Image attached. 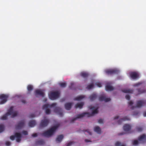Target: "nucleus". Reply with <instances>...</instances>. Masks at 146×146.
I'll list each match as a JSON object with an SVG mask.
<instances>
[{
  "instance_id": "nucleus-6",
  "label": "nucleus",
  "mask_w": 146,
  "mask_h": 146,
  "mask_svg": "<svg viewBox=\"0 0 146 146\" xmlns=\"http://www.w3.org/2000/svg\"><path fill=\"white\" fill-rule=\"evenodd\" d=\"M49 122V120L48 119L44 118L42 120L40 124L39 127L40 128H43L46 126Z\"/></svg>"
},
{
  "instance_id": "nucleus-30",
  "label": "nucleus",
  "mask_w": 146,
  "mask_h": 146,
  "mask_svg": "<svg viewBox=\"0 0 146 146\" xmlns=\"http://www.w3.org/2000/svg\"><path fill=\"white\" fill-rule=\"evenodd\" d=\"M130 119L129 118H128V117H124L123 118H122L119 121V123H120L119 122V121H125L126 120H129Z\"/></svg>"
},
{
  "instance_id": "nucleus-29",
  "label": "nucleus",
  "mask_w": 146,
  "mask_h": 146,
  "mask_svg": "<svg viewBox=\"0 0 146 146\" xmlns=\"http://www.w3.org/2000/svg\"><path fill=\"white\" fill-rule=\"evenodd\" d=\"M94 87V85L93 84H91L88 85L87 87V88L88 89H90L93 88Z\"/></svg>"
},
{
  "instance_id": "nucleus-31",
  "label": "nucleus",
  "mask_w": 146,
  "mask_h": 146,
  "mask_svg": "<svg viewBox=\"0 0 146 146\" xmlns=\"http://www.w3.org/2000/svg\"><path fill=\"white\" fill-rule=\"evenodd\" d=\"M96 96L95 95H91L90 97V99L92 101L95 100L96 98Z\"/></svg>"
},
{
  "instance_id": "nucleus-51",
  "label": "nucleus",
  "mask_w": 146,
  "mask_h": 146,
  "mask_svg": "<svg viewBox=\"0 0 146 146\" xmlns=\"http://www.w3.org/2000/svg\"><path fill=\"white\" fill-rule=\"evenodd\" d=\"M22 102L23 103H24V104L25 103H26V102L25 101V100H22Z\"/></svg>"
},
{
  "instance_id": "nucleus-28",
  "label": "nucleus",
  "mask_w": 146,
  "mask_h": 146,
  "mask_svg": "<svg viewBox=\"0 0 146 146\" xmlns=\"http://www.w3.org/2000/svg\"><path fill=\"white\" fill-rule=\"evenodd\" d=\"M60 86L62 88H65L66 87V84L65 82H61L59 83Z\"/></svg>"
},
{
  "instance_id": "nucleus-40",
  "label": "nucleus",
  "mask_w": 146,
  "mask_h": 146,
  "mask_svg": "<svg viewBox=\"0 0 146 146\" xmlns=\"http://www.w3.org/2000/svg\"><path fill=\"white\" fill-rule=\"evenodd\" d=\"M37 136V133H34L32 135V136L33 137H36Z\"/></svg>"
},
{
  "instance_id": "nucleus-46",
  "label": "nucleus",
  "mask_w": 146,
  "mask_h": 146,
  "mask_svg": "<svg viewBox=\"0 0 146 146\" xmlns=\"http://www.w3.org/2000/svg\"><path fill=\"white\" fill-rule=\"evenodd\" d=\"M141 84L139 83H137L134 84V86H137Z\"/></svg>"
},
{
  "instance_id": "nucleus-38",
  "label": "nucleus",
  "mask_w": 146,
  "mask_h": 146,
  "mask_svg": "<svg viewBox=\"0 0 146 146\" xmlns=\"http://www.w3.org/2000/svg\"><path fill=\"white\" fill-rule=\"evenodd\" d=\"M36 116V115L34 114H31L29 115V117H33Z\"/></svg>"
},
{
  "instance_id": "nucleus-53",
  "label": "nucleus",
  "mask_w": 146,
  "mask_h": 146,
  "mask_svg": "<svg viewBox=\"0 0 146 146\" xmlns=\"http://www.w3.org/2000/svg\"><path fill=\"white\" fill-rule=\"evenodd\" d=\"M143 115L145 116H146V112H145L144 113Z\"/></svg>"
},
{
  "instance_id": "nucleus-20",
  "label": "nucleus",
  "mask_w": 146,
  "mask_h": 146,
  "mask_svg": "<svg viewBox=\"0 0 146 146\" xmlns=\"http://www.w3.org/2000/svg\"><path fill=\"white\" fill-rule=\"evenodd\" d=\"M106 88L107 90L111 91L114 90V88L112 86L108 85L106 86Z\"/></svg>"
},
{
  "instance_id": "nucleus-5",
  "label": "nucleus",
  "mask_w": 146,
  "mask_h": 146,
  "mask_svg": "<svg viewBox=\"0 0 146 146\" xmlns=\"http://www.w3.org/2000/svg\"><path fill=\"white\" fill-rule=\"evenodd\" d=\"M59 96L58 92H51L49 94L50 98L52 100H54L58 98Z\"/></svg>"
},
{
  "instance_id": "nucleus-11",
  "label": "nucleus",
  "mask_w": 146,
  "mask_h": 146,
  "mask_svg": "<svg viewBox=\"0 0 146 146\" xmlns=\"http://www.w3.org/2000/svg\"><path fill=\"white\" fill-rule=\"evenodd\" d=\"M99 99L101 101H104L105 102H109L111 100L110 98L107 97L104 95L101 96Z\"/></svg>"
},
{
  "instance_id": "nucleus-50",
  "label": "nucleus",
  "mask_w": 146,
  "mask_h": 146,
  "mask_svg": "<svg viewBox=\"0 0 146 146\" xmlns=\"http://www.w3.org/2000/svg\"><path fill=\"white\" fill-rule=\"evenodd\" d=\"M119 117L118 116H117L115 117L114 119H117Z\"/></svg>"
},
{
  "instance_id": "nucleus-33",
  "label": "nucleus",
  "mask_w": 146,
  "mask_h": 146,
  "mask_svg": "<svg viewBox=\"0 0 146 146\" xmlns=\"http://www.w3.org/2000/svg\"><path fill=\"white\" fill-rule=\"evenodd\" d=\"M4 129V126L3 125H0V133L2 132Z\"/></svg>"
},
{
  "instance_id": "nucleus-21",
  "label": "nucleus",
  "mask_w": 146,
  "mask_h": 146,
  "mask_svg": "<svg viewBox=\"0 0 146 146\" xmlns=\"http://www.w3.org/2000/svg\"><path fill=\"white\" fill-rule=\"evenodd\" d=\"M29 124L30 126L33 127L36 124V123L35 121L32 120L29 122Z\"/></svg>"
},
{
  "instance_id": "nucleus-52",
  "label": "nucleus",
  "mask_w": 146,
  "mask_h": 146,
  "mask_svg": "<svg viewBox=\"0 0 146 146\" xmlns=\"http://www.w3.org/2000/svg\"><path fill=\"white\" fill-rule=\"evenodd\" d=\"M122 91H126V92H127V91H131V90H122Z\"/></svg>"
},
{
  "instance_id": "nucleus-43",
  "label": "nucleus",
  "mask_w": 146,
  "mask_h": 146,
  "mask_svg": "<svg viewBox=\"0 0 146 146\" xmlns=\"http://www.w3.org/2000/svg\"><path fill=\"white\" fill-rule=\"evenodd\" d=\"M98 122L100 123H103V120L102 119H100L98 120Z\"/></svg>"
},
{
  "instance_id": "nucleus-3",
  "label": "nucleus",
  "mask_w": 146,
  "mask_h": 146,
  "mask_svg": "<svg viewBox=\"0 0 146 146\" xmlns=\"http://www.w3.org/2000/svg\"><path fill=\"white\" fill-rule=\"evenodd\" d=\"M13 107H11L8 110L7 113L3 115L1 118V119L3 120H5L7 119V116L9 115H11L12 117H14L17 116V112L15 110H14Z\"/></svg>"
},
{
  "instance_id": "nucleus-36",
  "label": "nucleus",
  "mask_w": 146,
  "mask_h": 146,
  "mask_svg": "<svg viewBox=\"0 0 146 146\" xmlns=\"http://www.w3.org/2000/svg\"><path fill=\"white\" fill-rule=\"evenodd\" d=\"M73 143H74V142H70L67 143V146H70Z\"/></svg>"
},
{
  "instance_id": "nucleus-15",
  "label": "nucleus",
  "mask_w": 146,
  "mask_h": 146,
  "mask_svg": "<svg viewBox=\"0 0 146 146\" xmlns=\"http://www.w3.org/2000/svg\"><path fill=\"white\" fill-rule=\"evenodd\" d=\"M138 140L140 141L143 142L146 140V135L145 134H143L141 135L138 138Z\"/></svg>"
},
{
  "instance_id": "nucleus-19",
  "label": "nucleus",
  "mask_w": 146,
  "mask_h": 146,
  "mask_svg": "<svg viewBox=\"0 0 146 146\" xmlns=\"http://www.w3.org/2000/svg\"><path fill=\"white\" fill-rule=\"evenodd\" d=\"M84 105V103L83 102L78 103L75 106V107L76 108H82L83 106Z\"/></svg>"
},
{
  "instance_id": "nucleus-45",
  "label": "nucleus",
  "mask_w": 146,
  "mask_h": 146,
  "mask_svg": "<svg viewBox=\"0 0 146 146\" xmlns=\"http://www.w3.org/2000/svg\"><path fill=\"white\" fill-rule=\"evenodd\" d=\"M85 131L87 132L89 135H91L92 133L88 130H86Z\"/></svg>"
},
{
  "instance_id": "nucleus-22",
  "label": "nucleus",
  "mask_w": 146,
  "mask_h": 146,
  "mask_svg": "<svg viewBox=\"0 0 146 146\" xmlns=\"http://www.w3.org/2000/svg\"><path fill=\"white\" fill-rule=\"evenodd\" d=\"M35 95L37 97L40 96L43 97L44 95V94L43 92H35Z\"/></svg>"
},
{
  "instance_id": "nucleus-55",
  "label": "nucleus",
  "mask_w": 146,
  "mask_h": 146,
  "mask_svg": "<svg viewBox=\"0 0 146 146\" xmlns=\"http://www.w3.org/2000/svg\"><path fill=\"white\" fill-rule=\"evenodd\" d=\"M56 91H56V90H55V92H56Z\"/></svg>"
},
{
  "instance_id": "nucleus-41",
  "label": "nucleus",
  "mask_w": 146,
  "mask_h": 146,
  "mask_svg": "<svg viewBox=\"0 0 146 146\" xmlns=\"http://www.w3.org/2000/svg\"><path fill=\"white\" fill-rule=\"evenodd\" d=\"M137 129L138 131H140L143 130V129L141 127H138L137 128Z\"/></svg>"
},
{
  "instance_id": "nucleus-13",
  "label": "nucleus",
  "mask_w": 146,
  "mask_h": 146,
  "mask_svg": "<svg viewBox=\"0 0 146 146\" xmlns=\"http://www.w3.org/2000/svg\"><path fill=\"white\" fill-rule=\"evenodd\" d=\"M24 125V121H20L16 126L15 128L16 129H18L22 128Z\"/></svg>"
},
{
  "instance_id": "nucleus-25",
  "label": "nucleus",
  "mask_w": 146,
  "mask_h": 146,
  "mask_svg": "<svg viewBox=\"0 0 146 146\" xmlns=\"http://www.w3.org/2000/svg\"><path fill=\"white\" fill-rule=\"evenodd\" d=\"M133 104V101H130L128 102V104L129 106L130 107V108L132 109H133L135 108L136 107L135 106H132V105Z\"/></svg>"
},
{
  "instance_id": "nucleus-16",
  "label": "nucleus",
  "mask_w": 146,
  "mask_h": 146,
  "mask_svg": "<svg viewBox=\"0 0 146 146\" xmlns=\"http://www.w3.org/2000/svg\"><path fill=\"white\" fill-rule=\"evenodd\" d=\"M145 103V102L144 101H139L138 102L136 106L138 107H140L141 106L144 105Z\"/></svg>"
},
{
  "instance_id": "nucleus-1",
  "label": "nucleus",
  "mask_w": 146,
  "mask_h": 146,
  "mask_svg": "<svg viewBox=\"0 0 146 146\" xmlns=\"http://www.w3.org/2000/svg\"><path fill=\"white\" fill-rule=\"evenodd\" d=\"M89 111L88 112H86L80 114L78 115L76 117L70 120L71 122L73 123L76 120L81 119L84 116L88 117L93 116L95 114L98 113V107L90 106L89 107Z\"/></svg>"
},
{
  "instance_id": "nucleus-44",
  "label": "nucleus",
  "mask_w": 146,
  "mask_h": 146,
  "mask_svg": "<svg viewBox=\"0 0 146 146\" xmlns=\"http://www.w3.org/2000/svg\"><path fill=\"white\" fill-rule=\"evenodd\" d=\"M15 138V136L13 135H12L10 136V139L12 140H14Z\"/></svg>"
},
{
  "instance_id": "nucleus-10",
  "label": "nucleus",
  "mask_w": 146,
  "mask_h": 146,
  "mask_svg": "<svg viewBox=\"0 0 146 146\" xmlns=\"http://www.w3.org/2000/svg\"><path fill=\"white\" fill-rule=\"evenodd\" d=\"M130 77L133 79H136L139 78V75L137 72H132L130 73Z\"/></svg>"
},
{
  "instance_id": "nucleus-18",
  "label": "nucleus",
  "mask_w": 146,
  "mask_h": 146,
  "mask_svg": "<svg viewBox=\"0 0 146 146\" xmlns=\"http://www.w3.org/2000/svg\"><path fill=\"white\" fill-rule=\"evenodd\" d=\"M85 97V96L84 95H80L75 98H74V100L78 101H80L82 100V99L84 98Z\"/></svg>"
},
{
  "instance_id": "nucleus-17",
  "label": "nucleus",
  "mask_w": 146,
  "mask_h": 146,
  "mask_svg": "<svg viewBox=\"0 0 146 146\" xmlns=\"http://www.w3.org/2000/svg\"><path fill=\"white\" fill-rule=\"evenodd\" d=\"M131 128V126L129 124H125L123 127L124 130L126 131H129Z\"/></svg>"
},
{
  "instance_id": "nucleus-32",
  "label": "nucleus",
  "mask_w": 146,
  "mask_h": 146,
  "mask_svg": "<svg viewBox=\"0 0 146 146\" xmlns=\"http://www.w3.org/2000/svg\"><path fill=\"white\" fill-rule=\"evenodd\" d=\"M132 143L134 145H136L138 144V141L137 140H134L133 141Z\"/></svg>"
},
{
  "instance_id": "nucleus-35",
  "label": "nucleus",
  "mask_w": 146,
  "mask_h": 146,
  "mask_svg": "<svg viewBox=\"0 0 146 146\" xmlns=\"http://www.w3.org/2000/svg\"><path fill=\"white\" fill-rule=\"evenodd\" d=\"M95 84L99 87H101L102 86L100 82H96Z\"/></svg>"
},
{
  "instance_id": "nucleus-8",
  "label": "nucleus",
  "mask_w": 146,
  "mask_h": 146,
  "mask_svg": "<svg viewBox=\"0 0 146 146\" xmlns=\"http://www.w3.org/2000/svg\"><path fill=\"white\" fill-rule=\"evenodd\" d=\"M8 97V96L3 94L0 95V100L1 101L0 102V104H3L6 102L7 100V99Z\"/></svg>"
},
{
  "instance_id": "nucleus-48",
  "label": "nucleus",
  "mask_w": 146,
  "mask_h": 146,
  "mask_svg": "<svg viewBox=\"0 0 146 146\" xmlns=\"http://www.w3.org/2000/svg\"><path fill=\"white\" fill-rule=\"evenodd\" d=\"M124 134H125L124 133L122 132V133H119L118 134H119V135H123Z\"/></svg>"
},
{
  "instance_id": "nucleus-26",
  "label": "nucleus",
  "mask_w": 146,
  "mask_h": 146,
  "mask_svg": "<svg viewBox=\"0 0 146 146\" xmlns=\"http://www.w3.org/2000/svg\"><path fill=\"white\" fill-rule=\"evenodd\" d=\"M80 75L83 77L85 78L88 77V74L86 72H83L81 73Z\"/></svg>"
},
{
  "instance_id": "nucleus-54",
  "label": "nucleus",
  "mask_w": 146,
  "mask_h": 146,
  "mask_svg": "<svg viewBox=\"0 0 146 146\" xmlns=\"http://www.w3.org/2000/svg\"><path fill=\"white\" fill-rule=\"evenodd\" d=\"M65 99H62L61 100V101L62 102L64 101L65 100Z\"/></svg>"
},
{
  "instance_id": "nucleus-7",
  "label": "nucleus",
  "mask_w": 146,
  "mask_h": 146,
  "mask_svg": "<svg viewBox=\"0 0 146 146\" xmlns=\"http://www.w3.org/2000/svg\"><path fill=\"white\" fill-rule=\"evenodd\" d=\"M106 73L108 74H117L119 72L118 70L116 69H108L105 70Z\"/></svg>"
},
{
  "instance_id": "nucleus-2",
  "label": "nucleus",
  "mask_w": 146,
  "mask_h": 146,
  "mask_svg": "<svg viewBox=\"0 0 146 146\" xmlns=\"http://www.w3.org/2000/svg\"><path fill=\"white\" fill-rule=\"evenodd\" d=\"M60 125L59 123H57L50 129L42 133V135L47 137H51Z\"/></svg>"
},
{
  "instance_id": "nucleus-34",
  "label": "nucleus",
  "mask_w": 146,
  "mask_h": 146,
  "mask_svg": "<svg viewBox=\"0 0 146 146\" xmlns=\"http://www.w3.org/2000/svg\"><path fill=\"white\" fill-rule=\"evenodd\" d=\"M121 145V143L117 141L115 143V145L116 146H125L124 145Z\"/></svg>"
},
{
  "instance_id": "nucleus-42",
  "label": "nucleus",
  "mask_w": 146,
  "mask_h": 146,
  "mask_svg": "<svg viewBox=\"0 0 146 146\" xmlns=\"http://www.w3.org/2000/svg\"><path fill=\"white\" fill-rule=\"evenodd\" d=\"M125 98L127 100H129L130 99V96L129 95L127 94Z\"/></svg>"
},
{
  "instance_id": "nucleus-12",
  "label": "nucleus",
  "mask_w": 146,
  "mask_h": 146,
  "mask_svg": "<svg viewBox=\"0 0 146 146\" xmlns=\"http://www.w3.org/2000/svg\"><path fill=\"white\" fill-rule=\"evenodd\" d=\"M73 102H68L66 103L64 105L65 108L67 110H70L72 106L73 105Z\"/></svg>"
},
{
  "instance_id": "nucleus-39",
  "label": "nucleus",
  "mask_w": 146,
  "mask_h": 146,
  "mask_svg": "<svg viewBox=\"0 0 146 146\" xmlns=\"http://www.w3.org/2000/svg\"><path fill=\"white\" fill-rule=\"evenodd\" d=\"M22 133L24 135H27L28 134V132L27 131H23Z\"/></svg>"
},
{
  "instance_id": "nucleus-37",
  "label": "nucleus",
  "mask_w": 146,
  "mask_h": 146,
  "mask_svg": "<svg viewBox=\"0 0 146 146\" xmlns=\"http://www.w3.org/2000/svg\"><path fill=\"white\" fill-rule=\"evenodd\" d=\"M5 144L6 145L9 146L11 145V142L10 141H7L5 142Z\"/></svg>"
},
{
  "instance_id": "nucleus-47",
  "label": "nucleus",
  "mask_w": 146,
  "mask_h": 146,
  "mask_svg": "<svg viewBox=\"0 0 146 146\" xmlns=\"http://www.w3.org/2000/svg\"><path fill=\"white\" fill-rule=\"evenodd\" d=\"M139 112L138 111H136L133 113V115H136L139 113Z\"/></svg>"
},
{
  "instance_id": "nucleus-14",
  "label": "nucleus",
  "mask_w": 146,
  "mask_h": 146,
  "mask_svg": "<svg viewBox=\"0 0 146 146\" xmlns=\"http://www.w3.org/2000/svg\"><path fill=\"white\" fill-rule=\"evenodd\" d=\"M15 136L16 137L17 141L18 142H19L21 141V134L19 133H16Z\"/></svg>"
},
{
  "instance_id": "nucleus-4",
  "label": "nucleus",
  "mask_w": 146,
  "mask_h": 146,
  "mask_svg": "<svg viewBox=\"0 0 146 146\" xmlns=\"http://www.w3.org/2000/svg\"><path fill=\"white\" fill-rule=\"evenodd\" d=\"M56 105V103L52 104L51 105L45 104L43 106L42 109L45 110V112L46 114H48L50 113V110L48 108L55 106Z\"/></svg>"
},
{
  "instance_id": "nucleus-23",
  "label": "nucleus",
  "mask_w": 146,
  "mask_h": 146,
  "mask_svg": "<svg viewBox=\"0 0 146 146\" xmlns=\"http://www.w3.org/2000/svg\"><path fill=\"white\" fill-rule=\"evenodd\" d=\"M94 130L98 133H101V129L99 126L95 127L94 128Z\"/></svg>"
},
{
  "instance_id": "nucleus-24",
  "label": "nucleus",
  "mask_w": 146,
  "mask_h": 146,
  "mask_svg": "<svg viewBox=\"0 0 146 146\" xmlns=\"http://www.w3.org/2000/svg\"><path fill=\"white\" fill-rule=\"evenodd\" d=\"M63 138V136L62 135H60L58 136L57 138L56 141L58 143L60 142Z\"/></svg>"
},
{
  "instance_id": "nucleus-27",
  "label": "nucleus",
  "mask_w": 146,
  "mask_h": 146,
  "mask_svg": "<svg viewBox=\"0 0 146 146\" xmlns=\"http://www.w3.org/2000/svg\"><path fill=\"white\" fill-rule=\"evenodd\" d=\"M45 142L43 141L40 140L37 141L36 144L37 145H42L44 144Z\"/></svg>"
},
{
  "instance_id": "nucleus-9",
  "label": "nucleus",
  "mask_w": 146,
  "mask_h": 146,
  "mask_svg": "<svg viewBox=\"0 0 146 146\" xmlns=\"http://www.w3.org/2000/svg\"><path fill=\"white\" fill-rule=\"evenodd\" d=\"M54 111L60 116L61 117L63 115V113L62 109L60 108L59 107H56L54 110Z\"/></svg>"
},
{
  "instance_id": "nucleus-49",
  "label": "nucleus",
  "mask_w": 146,
  "mask_h": 146,
  "mask_svg": "<svg viewBox=\"0 0 146 146\" xmlns=\"http://www.w3.org/2000/svg\"><path fill=\"white\" fill-rule=\"evenodd\" d=\"M85 141L86 142H90V141H89V140H88V139H85Z\"/></svg>"
}]
</instances>
